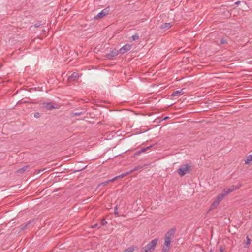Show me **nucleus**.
Masks as SVG:
<instances>
[{"instance_id":"19","label":"nucleus","mask_w":252,"mask_h":252,"mask_svg":"<svg viewBox=\"0 0 252 252\" xmlns=\"http://www.w3.org/2000/svg\"><path fill=\"white\" fill-rule=\"evenodd\" d=\"M123 178L122 177V175H120L119 176H116L114 178H112V179H110L109 180H108L106 182H104V183H103L102 184H105V183H109L110 182H111V181H114L115 180H116V179H118V178Z\"/></svg>"},{"instance_id":"38","label":"nucleus","mask_w":252,"mask_h":252,"mask_svg":"<svg viewBox=\"0 0 252 252\" xmlns=\"http://www.w3.org/2000/svg\"><path fill=\"white\" fill-rule=\"evenodd\" d=\"M194 112H195L194 111H191V112L190 111V113H194Z\"/></svg>"},{"instance_id":"2","label":"nucleus","mask_w":252,"mask_h":252,"mask_svg":"<svg viewBox=\"0 0 252 252\" xmlns=\"http://www.w3.org/2000/svg\"><path fill=\"white\" fill-rule=\"evenodd\" d=\"M189 170V164H186L180 167L178 170V173L180 176L185 175L187 171Z\"/></svg>"},{"instance_id":"16","label":"nucleus","mask_w":252,"mask_h":252,"mask_svg":"<svg viewBox=\"0 0 252 252\" xmlns=\"http://www.w3.org/2000/svg\"><path fill=\"white\" fill-rule=\"evenodd\" d=\"M43 105L44 107L48 110H52L55 108L51 103H45Z\"/></svg>"},{"instance_id":"25","label":"nucleus","mask_w":252,"mask_h":252,"mask_svg":"<svg viewBox=\"0 0 252 252\" xmlns=\"http://www.w3.org/2000/svg\"><path fill=\"white\" fill-rule=\"evenodd\" d=\"M220 43L224 44L227 43V40L225 38H222L220 40Z\"/></svg>"},{"instance_id":"6","label":"nucleus","mask_w":252,"mask_h":252,"mask_svg":"<svg viewBox=\"0 0 252 252\" xmlns=\"http://www.w3.org/2000/svg\"><path fill=\"white\" fill-rule=\"evenodd\" d=\"M131 48V45L126 44L119 50V52H120V54H122L130 50Z\"/></svg>"},{"instance_id":"14","label":"nucleus","mask_w":252,"mask_h":252,"mask_svg":"<svg viewBox=\"0 0 252 252\" xmlns=\"http://www.w3.org/2000/svg\"><path fill=\"white\" fill-rule=\"evenodd\" d=\"M29 165H26L24 167H23L22 168H19V169H18L16 171V172L17 173H24L25 171H26L29 168Z\"/></svg>"},{"instance_id":"34","label":"nucleus","mask_w":252,"mask_h":252,"mask_svg":"<svg viewBox=\"0 0 252 252\" xmlns=\"http://www.w3.org/2000/svg\"><path fill=\"white\" fill-rule=\"evenodd\" d=\"M240 2H241L240 1H237L236 2H235L234 4H235V5H238V4H240Z\"/></svg>"},{"instance_id":"1","label":"nucleus","mask_w":252,"mask_h":252,"mask_svg":"<svg viewBox=\"0 0 252 252\" xmlns=\"http://www.w3.org/2000/svg\"><path fill=\"white\" fill-rule=\"evenodd\" d=\"M158 241V238H155L150 242L145 247L141 250V252H151L155 249Z\"/></svg>"},{"instance_id":"31","label":"nucleus","mask_w":252,"mask_h":252,"mask_svg":"<svg viewBox=\"0 0 252 252\" xmlns=\"http://www.w3.org/2000/svg\"><path fill=\"white\" fill-rule=\"evenodd\" d=\"M97 226H98V224L96 223V224H94V225L92 226L91 228H94L96 227Z\"/></svg>"},{"instance_id":"7","label":"nucleus","mask_w":252,"mask_h":252,"mask_svg":"<svg viewBox=\"0 0 252 252\" xmlns=\"http://www.w3.org/2000/svg\"><path fill=\"white\" fill-rule=\"evenodd\" d=\"M79 77V74L77 72H73L72 74L68 77V81H77Z\"/></svg>"},{"instance_id":"20","label":"nucleus","mask_w":252,"mask_h":252,"mask_svg":"<svg viewBox=\"0 0 252 252\" xmlns=\"http://www.w3.org/2000/svg\"><path fill=\"white\" fill-rule=\"evenodd\" d=\"M170 247L162 245V252H168L170 250Z\"/></svg>"},{"instance_id":"36","label":"nucleus","mask_w":252,"mask_h":252,"mask_svg":"<svg viewBox=\"0 0 252 252\" xmlns=\"http://www.w3.org/2000/svg\"><path fill=\"white\" fill-rule=\"evenodd\" d=\"M122 176V177L123 178L124 177H125V175L124 174V173L122 174H121Z\"/></svg>"},{"instance_id":"3","label":"nucleus","mask_w":252,"mask_h":252,"mask_svg":"<svg viewBox=\"0 0 252 252\" xmlns=\"http://www.w3.org/2000/svg\"><path fill=\"white\" fill-rule=\"evenodd\" d=\"M176 229L173 228L168 230L165 235V239L171 240L174 238Z\"/></svg>"},{"instance_id":"32","label":"nucleus","mask_w":252,"mask_h":252,"mask_svg":"<svg viewBox=\"0 0 252 252\" xmlns=\"http://www.w3.org/2000/svg\"><path fill=\"white\" fill-rule=\"evenodd\" d=\"M131 172H129V171L128 172H126L125 173H124V174L125 175V176L127 175L128 174H129V173H130Z\"/></svg>"},{"instance_id":"26","label":"nucleus","mask_w":252,"mask_h":252,"mask_svg":"<svg viewBox=\"0 0 252 252\" xmlns=\"http://www.w3.org/2000/svg\"><path fill=\"white\" fill-rule=\"evenodd\" d=\"M84 112H83L82 111L78 112H74V113H73V116H80L81 114H82Z\"/></svg>"},{"instance_id":"33","label":"nucleus","mask_w":252,"mask_h":252,"mask_svg":"<svg viewBox=\"0 0 252 252\" xmlns=\"http://www.w3.org/2000/svg\"><path fill=\"white\" fill-rule=\"evenodd\" d=\"M220 252H224V250H223V249L222 247H220Z\"/></svg>"},{"instance_id":"17","label":"nucleus","mask_w":252,"mask_h":252,"mask_svg":"<svg viewBox=\"0 0 252 252\" xmlns=\"http://www.w3.org/2000/svg\"><path fill=\"white\" fill-rule=\"evenodd\" d=\"M252 161V154L247 157L246 160H245V164H248L250 162Z\"/></svg>"},{"instance_id":"13","label":"nucleus","mask_w":252,"mask_h":252,"mask_svg":"<svg viewBox=\"0 0 252 252\" xmlns=\"http://www.w3.org/2000/svg\"><path fill=\"white\" fill-rule=\"evenodd\" d=\"M219 203H220V202H219L218 201L215 200L211 204L209 210L211 211V210H213L216 209L217 207V206L219 205Z\"/></svg>"},{"instance_id":"5","label":"nucleus","mask_w":252,"mask_h":252,"mask_svg":"<svg viewBox=\"0 0 252 252\" xmlns=\"http://www.w3.org/2000/svg\"><path fill=\"white\" fill-rule=\"evenodd\" d=\"M109 11V10L108 8H106L102 10L95 17H94V18L100 19V18L103 17L104 16H105L108 14Z\"/></svg>"},{"instance_id":"8","label":"nucleus","mask_w":252,"mask_h":252,"mask_svg":"<svg viewBox=\"0 0 252 252\" xmlns=\"http://www.w3.org/2000/svg\"><path fill=\"white\" fill-rule=\"evenodd\" d=\"M185 89H182L180 90L175 91L171 94V96L172 97L176 96H180L186 93L185 92Z\"/></svg>"},{"instance_id":"22","label":"nucleus","mask_w":252,"mask_h":252,"mask_svg":"<svg viewBox=\"0 0 252 252\" xmlns=\"http://www.w3.org/2000/svg\"><path fill=\"white\" fill-rule=\"evenodd\" d=\"M141 169H142V167L139 166H137V167L133 168V169L130 170L129 172H132L134 171H137L139 170H141Z\"/></svg>"},{"instance_id":"39","label":"nucleus","mask_w":252,"mask_h":252,"mask_svg":"<svg viewBox=\"0 0 252 252\" xmlns=\"http://www.w3.org/2000/svg\"><path fill=\"white\" fill-rule=\"evenodd\" d=\"M209 252H213V251L211 250Z\"/></svg>"},{"instance_id":"29","label":"nucleus","mask_w":252,"mask_h":252,"mask_svg":"<svg viewBox=\"0 0 252 252\" xmlns=\"http://www.w3.org/2000/svg\"><path fill=\"white\" fill-rule=\"evenodd\" d=\"M34 116L35 118H39L40 117V114L38 112L34 113Z\"/></svg>"},{"instance_id":"11","label":"nucleus","mask_w":252,"mask_h":252,"mask_svg":"<svg viewBox=\"0 0 252 252\" xmlns=\"http://www.w3.org/2000/svg\"><path fill=\"white\" fill-rule=\"evenodd\" d=\"M119 54L120 52H119V50H114L111 51L108 54L107 57L108 58H112L117 56Z\"/></svg>"},{"instance_id":"23","label":"nucleus","mask_w":252,"mask_h":252,"mask_svg":"<svg viewBox=\"0 0 252 252\" xmlns=\"http://www.w3.org/2000/svg\"><path fill=\"white\" fill-rule=\"evenodd\" d=\"M134 251L133 247H129L128 248L125 250L123 252H133Z\"/></svg>"},{"instance_id":"30","label":"nucleus","mask_w":252,"mask_h":252,"mask_svg":"<svg viewBox=\"0 0 252 252\" xmlns=\"http://www.w3.org/2000/svg\"><path fill=\"white\" fill-rule=\"evenodd\" d=\"M87 167V166H85L84 167L82 168V169H78V170H76L75 171V172H79V171H80L84 169H85Z\"/></svg>"},{"instance_id":"28","label":"nucleus","mask_w":252,"mask_h":252,"mask_svg":"<svg viewBox=\"0 0 252 252\" xmlns=\"http://www.w3.org/2000/svg\"><path fill=\"white\" fill-rule=\"evenodd\" d=\"M101 223L102 225L104 226L107 223V222L105 219H102L101 220Z\"/></svg>"},{"instance_id":"18","label":"nucleus","mask_w":252,"mask_h":252,"mask_svg":"<svg viewBox=\"0 0 252 252\" xmlns=\"http://www.w3.org/2000/svg\"><path fill=\"white\" fill-rule=\"evenodd\" d=\"M246 240H247V241H246V243L245 244L244 247L245 248H249L250 245V243H251V239L249 238V236H247Z\"/></svg>"},{"instance_id":"21","label":"nucleus","mask_w":252,"mask_h":252,"mask_svg":"<svg viewBox=\"0 0 252 252\" xmlns=\"http://www.w3.org/2000/svg\"><path fill=\"white\" fill-rule=\"evenodd\" d=\"M171 242V240L165 239V242H164V244L163 245L170 247Z\"/></svg>"},{"instance_id":"10","label":"nucleus","mask_w":252,"mask_h":252,"mask_svg":"<svg viewBox=\"0 0 252 252\" xmlns=\"http://www.w3.org/2000/svg\"><path fill=\"white\" fill-rule=\"evenodd\" d=\"M173 25L172 23H164L160 26V29L162 30H168Z\"/></svg>"},{"instance_id":"15","label":"nucleus","mask_w":252,"mask_h":252,"mask_svg":"<svg viewBox=\"0 0 252 252\" xmlns=\"http://www.w3.org/2000/svg\"><path fill=\"white\" fill-rule=\"evenodd\" d=\"M225 196V195L222 191L221 193L218 195V196L216 197V200L218 201L219 202H220Z\"/></svg>"},{"instance_id":"9","label":"nucleus","mask_w":252,"mask_h":252,"mask_svg":"<svg viewBox=\"0 0 252 252\" xmlns=\"http://www.w3.org/2000/svg\"><path fill=\"white\" fill-rule=\"evenodd\" d=\"M34 221V219H31L30 220H29L27 222V223H24L22 225H21L20 226V231H23V230H25V229H26L27 228V227L30 224H31V223H33Z\"/></svg>"},{"instance_id":"35","label":"nucleus","mask_w":252,"mask_h":252,"mask_svg":"<svg viewBox=\"0 0 252 252\" xmlns=\"http://www.w3.org/2000/svg\"><path fill=\"white\" fill-rule=\"evenodd\" d=\"M168 118H169V117H168V116H166V117H164V118L163 119V120H167V119H168Z\"/></svg>"},{"instance_id":"37","label":"nucleus","mask_w":252,"mask_h":252,"mask_svg":"<svg viewBox=\"0 0 252 252\" xmlns=\"http://www.w3.org/2000/svg\"><path fill=\"white\" fill-rule=\"evenodd\" d=\"M43 170H44V169H42V170H39V172H38V173H39L41 171H43Z\"/></svg>"},{"instance_id":"12","label":"nucleus","mask_w":252,"mask_h":252,"mask_svg":"<svg viewBox=\"0 0 252 252\" xmlns=\"http://www.w3.org/2000/svg\"><path fill=\"white\" fill-rule=\"evenodd\" d=\"M151 147H152V146H148L146 148H142L141 149H140V150H138L135 153V155L136 156H138V155H139L140 154H141L142 153H143V152H146V150H147L148 149H149Z\"/></svg>"},{"instance_id":"4","label":"nucleus","mask_w":252,"mask_h":252,"mask_svg":"<svg viewBox=\"0 0 252 252\" xmlns=\"http://www.w3.org/2000/svg\"><path fill=\"white\" fill-rule=\"evenodd\" d=\"M239 188V186H232L230 188L228 189H225L223 190L222 192L226 196L229 193L234 191V190L238 189Z\"/></svg>"},{"instance_id":"27","label":"nucleus","mask_w":252,"mask_h":252,"mask_svg":"<svg viewBox=\"0 0 252 252\" xmlns=\"http://www.w3.org/2000/svg\"><path fill=\"white\" fill-rule=\"evenodd\" d=\"M114 214L117 215V216H118L119 212H118V206H117V205H116L115 206V207L114 208Z\"/></svg>"},{"instance_id":"24","label":"nucleus","mask_w":252,"mask_h":252,"mask_svg":"<svg viewBox=\"0 0 252 252\" xmlns=\"http://www.w3.org/2000/svg\"><path fill=\"white\" fill-rule=\"evenodd\" d=\"M132 41H135L136 40H137L138 38H139V36L137 34H135L134 35H133L132 37Z\"/></svg>"}]
</instances>
